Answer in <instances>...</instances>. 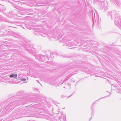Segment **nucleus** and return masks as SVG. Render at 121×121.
<instances>
[{
  "instance_id": "6e6552de",
  "label": "nucleus",
  "mask_w": 121,
  "mask_h": 121,
  "mask_svg": "<svg viewBox=\"0 0 121 121\" xmlns=\"http://www.w3.org/2000/svg\"><path fill=\"white\" fill-rule=\"evenodd\" d=\"M74 93V92H73L70 95L68 98H69L71 96H72Z\"/></svg>"
},
{
  "instance_id": "4468645a",
  "label": "nucleus",
  "mask_w": 121,
  "mask_h": 121,
  "mask_svg": "<svg viewBox=\"0 0 121 121\" xmlns=\"http://www.w3.org/2000/svg\"><path fill=\"white\" fill-rule=\"evenodd\" d=\"M52 55H51V56L52 57H54V56L52 57Z\"/></svg>"
},
{
  "instance_id": "423d86ee",
  "label": "nucleus",
  "mask_w": 121,
  "mask_h": 121,
  "mask_svg": "<svg viewBox=\"0 0 121 121\" xmlns=\"http://www.w3.org/2000/svg\"><path fill=\"white\" fill-rule=\"evenodd\" d=\"M20 80L22 81H25L26 80V79L25 78H22Z\"/></svg>"
},
{
  "instance_id": "f03ea898",
  "label": "nucleus",
  "mask_w": 121,
  "mask_h": 121,
  "mask_svg": "<svg viewBox=\"0 0 121 121\" xmlns=\"http://www.w3.org/2000/svg\"><path fill=\"white\" fill-rule=\"evenodd\" d=\"M0 21H4L8 22H9L8 20L1 16H0Z\"/></svg>"
},
{
  "instance_id": "20e7f679",
  "label": "nucleus",
  "mask_w": 121,
  "mask_h": 121,
  "mask_svg": "<svg viewBox=\"0 0 121 121\" xmlns=\"http://www.w3.org/2000/svg\"><path fill=\"white\" fill-rule=\"evenodd\" d=\"M48 83L51 85H55V82L54 81H52L51 82H49Z\"/></svg>"
},
{
  "instance_id": "2eb2a0df",
  "label": "nucleus",
  "mask_w": 121,
  "mask_h": 121,
  "mask_svg": "<svg viewBox=\"0 0 121 121\" xmlns=\"http://www.w3.org/2000/svg\"><path fill=\"white\" fill-rule=\"evenodd\" d=\"M92 117H91V118L89 120V121H90V120H91L92 119Z\"/></svg>"
},
{
  "instance_id": "9d476101",
  "label": "nucleus",
  "mask_w": 121,
  "mask_h": 121,
  "mask_svg": "<svg viewBox=\"0 0 121 121\" xmlns=\"http://www.w3.org/2000/svg\"><path fill=\"white\" fill-rule=\"evenodd\" d=\"M61 97L62 98H64L65 97V96H64V95H61Z\"/></svg>"
},
{
  "instance_id": "f3484780",
  "label": "nucleus",
  "mask_w": 121,
  "mask_h": 121,
  "mask_svg": "<svg viewBox=\"0 0 121 121\" xmlns=\"http://www.w3.org/2000/svg\"><path fill=\"white\" fill-rule=\"evenodd\" d=\"M9 14H10V13H9Z\"/></svg>"
},
{
  "instance_id": "ddd939ff",
  "label": "nucleus",
  "mask_w": 121,
  "mask_h": 121,
  "mask_svg": "<svg viewBox=\"0 0 121 121\" xmlns=\"http://www.w3.org/2000/svg\"><path fill=\"white\" fill-rule=\"evenodd\" d=\"M52 55H51V56L52 57H54V56L52 57Z\"/></svg>"
},
{
  "instance_id": "6ab92c4d",
  "label": "nucleus",
  "mask_w": 121,
  "mask_h": 121,
  "mask_svg": "<svg viewBox=\"0 0 121 121\" xmlns=\"http://www.w3.org/2000/svg\"><path fill=\"white\" fill-rule=\"evenodd\" d=\"M37 81H38H38H38V80H37Z\"/></svg>"
},
{
  "instance_id": "0eeeda50",
  "label": "nucleus",
  "mask_w": 121,
  "mask_h": 121,
  "mask_svg": "<svg viewBox=\"0 0 121 121\" xmlns=\"http://www.w3.org/2000/svg\"><path fill=\"white\" fill-rule=\"evenodd\" d=\"M44 57H45V60H46L47 59H48V57L47 56H45Z\"/></svg>"
},
{
  "instance_id": "7ed1b4c3",
  "label": "nucleus",
  "mask_w": 121,
  "mask_h": 121,
  "mask_svg": "<svg viewBox=\"0 0 121 121\" xmlns=\"http://www.w3.org/2000/svg\"><path fill=\"white\" fill-rule=\"evenodd\" d=\"M17 74H14L13 73L10 75L9 77H13V78H16L17 77Z\"/></svg>"
},
{
  "instance_id": "f8f14e48",
  "label": "nucleus",
  "mask_w": 121,
  "mask_h": 121,
  "mask_svg": "<svg viewBox=\"0 0 121 121\" xmlns=\"http://www.w3.org/2000/svg\"><path fill=\"white\" fill-rule=\"evenodd\" d=\"M37 32L35 31V34H36L37 35Z\"/></svg>"
},
{
  "instance_id": "f257e3e1",
  "label": "nucleus",
  "mask_w": 121,
  "mask_h": 121,
  "mask_svg": "<svg viewBox=\"0 0 121 121\" xmlns=\"http://www.w3.org/2000/svg\"><path fill=\"white\" fill-rule=\"evenodd\" d=\"M109 14L110 15L112 19L115 17L116 19H117L118 17L119 16V13H118L117 12L115 11L113 12H110Z\"/></svg>"
},
{
  "instance_id": "dca6fc26",
  "label": "nucleus",
  "mask_w": 121,
  "mask_h": 121,
  "mask_svg": "<svg viewBox=\"0 0 121 121\" xmlns=\"http://www.w3.org/2000/svg\"><path fill=\"white\" fill-rule=\"evenodd\" d=\"M11 27H14V28H16L15 27H14L11 26Z\"/></svg>"
},
{
  "instance_id": "39448f33",
  "label": "nucleus",
  "mask_w": 121,
  "mask_h": 121,
  "mask_svg": "<svg viewBox=\"0 0 121 121\" xmlns=\"http://www.w3.org/2000/svg\"><path fill=\"white\" fill-rule=\"evenodd\" d=\"M116 2L118 6H119L121 4L119 2Z\"/></svg>"
},
{
  "instance_id": "9b49d317",
  "label": "nucleus",
  "mask_w": 121,
  "mask_h": 121,
  "mask_svg": "<svg viewBox=\"0 0 121 121\" xmlns=\"http://www.w3.org/2000/svg\"><path fill=\"white\" fill-rule=\"evenodd\" d=\"M94 103H93V104H92V106L91 107V109H92V107H93V104H94Z\"/></svg>"
},
{
  "instance_id": "a211bd4d",
  "label": "nucleus",
  "mask_w": 121,
  "mask_h": 121,
  "mask_svg": "<svg viewBox=\"0 0 121 121\" xmlns=\"http://www.w3.org/2000/svg\"><path fill=\"white\" fill-rule=\"evenodd\" d=\"M75 81H73V82H75Z\"/></svg>"
},
{
  "instance_id": "1a4fd4ad",
  "label": "nucleus",
  "mask_w": 121,
  "mask_h": 121,
  "mask_svg": "<svg viewBox=\"0 0 121 121\" xmlns=\"http://www.w3.org/2000/svg\"><path fill=\"white\" fill-rule=\"evenodd\" d=\"M5 9H6L5 8H4V9H3L2 10H1V9H0V11L1 12L3 10H5Z\"/></svg>"
}]
</instances>
